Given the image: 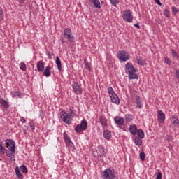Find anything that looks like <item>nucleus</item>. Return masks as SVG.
Segmentation results:
<instances>
[{"mask_svg": "<svg viewBox=\"0 0 179 179\" xmlns=\"http://www.w3.org/2000/svg\"><path fill=\"white\" fill-rule=\"evenodd\" d=\"M43 75L44 76H46V78L51 76V67L50 66L45 67L43 71Z\"/></svg>", "mask_w": 179, "mask_h": 179, "instance_id": "2eb2a0df", "label": "nucleus"}, {"mask_svg": "<svg viewBox=\"0 0 179 179\" xmlns=\"http://www.w3.org/2000/svg\"><path fill=\"white\" fill-rule=\"evenodd\" d=\"M165 62H166V64H168L169 65H170V64H171V62L170 61V59L166 57V58H165Z\"/></svg>", "mask_w": 179, "mask_h": 179, "instance_id": "37998d69", "label": "nucleus"}, {"mask_svg": "<svg viewBox=\"0 0 179 179\" xmlns=\"http://www.w3.org/2000/svg\"><path fill=\"white\" fill-rule=\"evenodd\" d=\"M86 129H87V122L85 120L81 121L80 124H78L75 128V131L77 134L83 132V131H86Z\"/></svg>", "mask_w": 179, "mask_h": 179, "instance_id": "1a4fd4ad", "label": "nucleus"}, {"mask_svg": "<svg viewBox=\"0 0 179 179\" xmlns=\"http://www.w3.org/2000/svg\"><path fill=\"white\" fill-rule=\"evenodd\" d=\"M93 4L94 7L96 8L97 9H100V8H101L100 1L99 0H93Z\"/></svg>", "mask_w": 179, "mask_h": 179, "instance_id": "cd10ccee", "label": "nucleus"}, {"mask_svg": "<svg viewBox=\"0 0 179 179\" xmlns=\"http://www.w3.org/2000/svg\"><path fill=\"white\" fill-rule=\"evenodd\" d=\"M20 121L22 122V124H24L26 122V119H24V117H21Z\"/></svg>", "mask_w": 179, "mask_h": 179, "instance_id": "a18cd8bd", "label": "nucleus"}, {"mask_svg": "<svg viewBox=\"0 0 179 179\" xmlns=\"http://www.w3.org/2000/svg\"><path fill=\"white\" fill-rule=\"evenodd\" d=\"M171 122L173 125H178L179 124V120H178V117L173 115L171 117Z\"/></svg>", "mask_w": 179, "mask_h": 179, "instance_id": "a878e982", "label": "nucleus"}, {"mask_svg": "<svg viewBox=\"0 0 179 179\" xmlns=\"http://www.w3.org/2000/svg\"><path fill=\"white\" fill-rule=\"evenodd\" d=\"M72 87L76 94H82V88L80 87V85H79V83L73 82Z\"/></svg>", "mask_w": 179, "mask_h": 179, "instance_id": "9d476101", "label": "nucleus"}, {"mask_svg": "<svg viewBox=\"0 0 179 179\" xmlns=\"http://www.w3.org/2000/svg\"><path fill=\"white\" fill-rule=\"evenodd\" d=\"M117 55L119 60L123 61V62H127V61H129V58H131V56H129V53L125 50H119L117 52Z\"/></svg>", "mask_w": 179, "mask_h": 179, "instance_id": "0eeeda50", "label": "nucleus"}, {"mask_svg": "<svg viewBox=\"0 0 179 179\" xmlns=\"http://www.w3.org/2000/svg\"><path fill=\"white\" fill-rule=\"evenodd\" d=\"M22 1V2H23L24 0H21Z\"/></svg>", "mask_w": 179, "mask_h": 179, "instance_id": "09e8293b", "label": "nucleus"}, {"mask_svg": "<svg viewBox=\"0 0 179 179\" xmlns=\"http://www.w3.org/2000/svg\"><path fill=\"white\" fill-rule=\"evenodd\" d=\"M137 63L138 65H141L142 66L145 65V62H143V59H142L141 57H137Z\"/></svg>", "mask_w": 179, "mask_h": 179, "instance_id": "473e14b6", "label": "nucleus"}, {"mask_svg": "<svg viewBox=\"0 0 179 179\" xmlns=\"http://www.w3.org/2000/svg\"><path fill=\"white\" fill-rule=\"evenodd\" d=\"M119 3L120 0H110V3L113 5V6H117Z\"/></svg>", "mask_w": 179, "mask_h": 179, "instance_id": "72a5a7b5", "label": "nucleus"}, {"mask_svg": "<svg viewBox=\"0 0 179 179\" xmlns=\"http://www.w3.org/2000/svg\"><path fill=\"white\" fill-rule=\"evenodd\" d=\"M37 69L39 72L44 71V63L43 62L39 61L37 62Z\"/></svg>", "mask_w": 179, "mask_h": 179, "instance_id": "6ab92c4d", "label": "nucleus"}, {"mask_svg": "<svg viewBox=\"0 0 179 179\" xmlns=\"http://www.w3.org/2000/svg\"><path fill=\"white\" fill-rule=\"evenodd\" d=\"M137 135L138 138H141V139H143L145 138V133H143V130L141 129L138 130Z\"/></svg>", "mask_w": 179, "mask_h": 179, "instance_id": "bb28decb", "label": "nucleus"}, {"mask_svg": "<svg viewBox=\"0 0 179 179\" xmlns=\"http://www.w3.org/2000/svg\"><path fill=\"white\" fill-rule=\"evenodd\" d=\"M122 18L124 22L132 23L134 21V15H132V12H131L129 10H124L123 11Z\"/></svg>", "mask_w": 179, "mask_h": 179, "instance_id": "6e6552de", "label": "nucleus"}, {"mask_svg": "<svg viewBox=\"0 0 179 179\" xmlns=\"http://www.w3.org/2000/svg\"><path fill=\"white\" fill-rule=\"evenodd\" d=\"M158 122H160V124H163L164 122V120H166V115H164V113H163V110H159L158 111Z\"/></svg>", "mask_w": 179, "mask_h": 179, "instance_id": "f8f14e48", "label": "nucleus"}, {"mask_svg": "<svg viewBox=\"0 0 179 179\" xmlns=\"http://www.w3.org/2000/svg\"><path fill=\"white\" fill-rule=\"evenodd\" d=\"M99 122L100 124H101L103 128H106V127H107L108 125L107 119H106V117H104L103 116L99 117Z\"/></svg>", "mask_w": 179, "mask_h": 179, "instance_id": "dca6fc26", "label": "nucleus"}, {"mask_svg": "<svg viewBox=\"0 0 179 179\" xmlns=\"http://www.w3.org/2000/svg\"><path fill=\"white\" fill-rule=\"evenodd\" d=\"M1 20H3V10L0 7V22Z\"/></svg>", "mask_w": 179, "mask_h": 179, "instance_id": "4c0bfd02", "label": "nucleus"}, {"mask_svg": "<svg viewBox=\"0 0 179 179\" xmlns=\"http://www.w3.org/2000/svg\"><path fill=\"white\" fill-rule=\"evenodd\" d=\"M20 69H21V71H26L27 67H26V64L24 62H21L20 64Z\"/></svg>", "mask_w": 179, "mask_h": 179, "instance_id": "7c9ffc66", "label": "nucleus"}, {"mask_svg": "<svg viewBox=\"0 0 179 179\" xmlns=\"http://www.w3.org/2000/svg\"><path fill=\"white\" fill-rule=\"evenodd\" d=\"M64 139L65 141L66 146L71 147L73 145L72 141H71V138L68 136L66 133H64Z\"/></svg>", "mask_w": 179, "mask_h": 179, "instance_id": "4468645a", "label": "nucleus"}, {"mask_svg": "<svg viewBox=\"0 0 179 179\" xmlns=\"http://www.w3.org/2000/svg\"><path fill=\"white\" fill-rule=\"evenodd\" d=\"M134 115H131V114H127L124 115V119L126 122H131L132 121H134Z\"/></svg>", "mask_w": 179, "mask_h": 179, "instance_id": "aec40b11", "label": "nucleus"}, {"mask_svg": "<svg viewBox=\"0 0 179 179\" xmlns=\"http://www.w3.org/2000/svg\"><path fill=\"white\" fill-rule=\"evenodd\" d=\"M75 117V114L73 113V110L71 109L69 110V113L65 111H62L60 113V118L62 120L63 122L65 124H71V120Z\"/></svg>", "mask_w": 179, "mask_h": 179, "instance_id": "7ed1b4c3", "label": "nucleus"}, {"mask_svg": "<svg viewBox=\"0 0 179 179\" xmlns=\"http://www.w3.org/2000/svg\"><path fill=\"white\" fill-rule=\"evenodd\" d=\"M171 9H172V12L174 13V15H176L178 12V10H177V8H176V7H172Z\"/></svg>", "mask_w": 179, "mask_h": 179, "instance_id": "a19ab883", "label": "nucleus"}, {"mask_svg": "<svg viewBox=\"0 0 179 179\" xmlns=\"http://www.w3.org/2000/svg\"><path fill=\"white\" fill-rule=\"evenodd\" d=\"M29 127H30L31 129H32V131H34V129H35L34 123L30 122H29Z\"/></svg>", "mask_w": 179, "mask_h": 179, "instance_id": "ea45409f", "label": "nucleus"}, {"mask_svg": "<svg viewBox=\"0 0 179 179\" xmlns=\"http://www.w3.org/2000/svg\"><path fill=\"white\" fill-rule=\"evenodd\" d=\"M164 15L166 17H170V11H169V10H167V9H164Z\"/></svg>", "mask_w": 179, "mask_h": 179, "instance_id": "e433bc0d", "label": "nucleus"}, {"mask_svg": "<svg viewBox=\"0 0 179 179\" xmlns=\"http://www.w3.org/2000/svg\"><path fill=\"white\" fill-rule=\"evenodd\" d=\"M15 174L17 176V178L23 179V174L20 172V169H19V166H16L15 168Z\"/></svg>", "mask_w": 179, "mask_h": 179, "instance_id": "a211bd4d", "label": "nucleus"}, {"mask_svg": "<svg viewBox=\"0 0 179 179\" xmlns=\"http://www.w3.org/2000/svg\"><path fill=\"white\" fill-rule=\"evenodd\" d=\"M65 40H67V41H69V43H73V41H75L73 33H72V30H71L69 28H66L64 29L63 35L61 36L62 44L65 43Z\"/></svg>", "mask_w": 179, "mask_h": 179, "instance_id": "f257e3e1", "label": "nucleus"}, {"mask_svg": "<svg viewBox=\"0 0 179 179\" xmlns=\"http://www.w3.org/2000/svg\"><path fill=\"white\" fill-rule=\"evenodd\" d=\"M176 77L179 79V69L176 70Z\"/></svg>", "mask_w": 179, "mask_h": 179, "instance_id": "c03bdc74", "label": "nucleus"}, {"mask_svg": "<svg viewBox=\"0 0 179 179\" xmlns=\"http://www.w3.org/2000/svg\"><path fill=\"white\" fill-rule=\"evenodd\" d=\"M6 152H8V150H6V149H5V147L2 146V142H0V152L1 153V155H6Z\"/></svg>", "mask_w": 179, "mask_h": 179, "instance_id": "c85d7f7f", "label": "nucleus"}, {"mask_svg": "<svg viewBox=\"0 0 179 179\" xmlns=\"http://www.w3.org/2000/svg\"><path fill=\"white\" fill-rule=\"evenodd\" d=\"M6 146L9 151L6 152V156L8 157H12V155H15V141L10 139H6L5 141Z\"/></svg>", "mask_w": 179, "mask_h": 179, "instance_id": "20e7f679", "label": "nucleus"}, {"mask_svg": "<svg viewBox=\"0 0 179 179\" xmlns=\"http://www.w3.org/2000/svg\"><path fill=\"white\" fill-rule=\"evenodd\" d=\"M103 137L105 139L109 141V139H111V132L109 130H106L103 131Z\"/></svg>", "mask_w": 179, "mask_h": 179, "instance_id": "412c9836", "label": "nucleus"}, {"mask_svg": "<svg viewBox=\"0 0 179 179\" xmlns=\"http://www.w3.org/2000/svg\"><path fill=\"white\" fill-rule=\"evenodd\" d=\"M156 179H162V173L161 172L157 173Z\"/></svg>", "mask_w": 179, "mask_h": 179, "instance_id": "79ce46f5", "label": "nucleus"}, {"mask_svg": "<svg viewBox=\"0 0 179 179\" xmlns=\"http://www.w3.org/2000/svg\"><path fill=\"white\" fill-rule=\"evenodd\" d=\"M11 94L13 97H20V92L19 91H13Z\"/></svg>", "mask_w": 179, "mask_h": 179, "instance_id": "c756f323", "label": "nucleus"}, {"mask_svg": "<svg viewBox=\"0 0 179 179\" xmlns=\"http://www.w3.org/2000/svg\"><path fill=\"white\" fill-rule=\"evenodd\" d=\"M139 156H140L141 160L144 162V160H145V159L146 157V155H145V152H140Z\"/></svg>", "mask_w": 179, "mask_h": 179, "instance_id": "c9c22d12", "label": "nucleus"}, {"mask_svg": "<svg viewBox=\"0 0 179 179\" xmlns=\"http://www.w3.org/2000/svg\"><path fill=\"white\" fill-rule=\"evenodd\" d=\"M84 64H85V69H87L88 71H90V64L89 63V62L85 60Z\"/></svg>", "mask_w": 179, "mask_h": 179, "instance_id": "f704fd0d", "label": "nucleus"}, {"mask_svg": "<svg viewBox=\"0 0 179 179\" xmlns=\"http://www.w3.org/2000/svg\"><path fill=\"white\" fill-rule=\"evenodd\" d=\"M24 134H26V131H24Z\"/></svg>", "mask_w": 179, "mask_h": 179, "instance_id": "8fccbe9b", "label": "nucleus"}, {"mask_svg": "<svg viewBox=\"0 0 179 179\" xmlns=\"http://www.w3.org/2000/svg\"><path fill=\"white\" fill-rule=\"evenodd\" d=\"M103 179H115V171L113 168L105 169L102 173Z\"/></svg>", "mask_w": 179, "mask_h": 179, "instance_id": "39448f33", "label": "nucleus"}, {"mask_svg": "<svg viewBox=\"0 0 179 179\" xmlns=\"http://www.w3.org/2000/svg\"><path fill=\"white\" fill-rule=\"evenodd\" d=\"M134 27H137V29H141V26H139L138 23L134 24Z\"/></svg>", "mask_w": 179, "mask_h": 179, "instance_id": "49530a36", "label": "nucleus"}, {"mask_svg": "<svg viewBox=\"0 0 179 179\" xmlns=\"http://www.w3.org/2000/svg\"><path fill=\"white\" fill-rule=\"evenodd\" d=\"M129 132L132 135H136V132H138V129L136 128V125H135V124L130 125Z\"/></svg>", "mask_w": 179, "mask_h": 179, "instance_id": "f3484780", "label": "nucleus"}, {"mask_svg": "<svg viewBox=\"0 0 179 179\" xmlns=\"http://www.w3.org/2000/svg\"><path fill=\"white\" fill-rule=\"evenodd\" d=\"M156 3H157V5H162V3H160V0H155Z\"/></svg>", "mask_w": 179, "mask_h": 179, "instance_id": "de8ad7c7", "label": "nucleus"}, {"mask_svg": "<svg viewBox=\"0 0 179 179\" xmlns=\"http://www.w3.org/2000/svg\"><path fill=\"white\" fill-rule=\"evenodd\" d=\"M98 153L99 156H106V151H104V148L101 145L98 147Z\"/></svg>", "mask_w": 179, "mask_h": 179, "instance_id": "4be33fe9", "label": "nucleus"}, {"mask_svg": "<svg viewBox=\"0 0 179 179\" xmlns=\"http://www.w3.org/2000/svg\"><path fill=\"white\" fill-rule=\"evenodd\" d=\"M136 103L137 108H139L140 110H142V108H143V101H142V99H141V97H139V96H136Z\"/></svg>", "mask_w": 179, "mask_h": 179, "instance_id": "ddd939ff", "label": "nucleus"}, {"mask_svg": "<svg viewBox=\"0 0 179 179\" xmlns=\"http://www.w3.org/2000/svg\"><path fill=\"white\" fill-rule=\"evenodd\" d=\"M134 142L136 146H142V140L139 137H136L134 140Z\"/></svg>", "mask_w": 179, "mask_h": 179, "instance_id": "b1692460", "label": "nucleus"}, {"mask_svg": "<svg viewBox=\"0 0 179 179\" xmlns=\"http://www.w3.org/2000/svg\"><path fill=\"white\" fill-rule=\"evenodd\" d=\"M0 104L4 107V108H8L9 107V103L8 101L4 100L3 99H0Z\"/></svg>", "mask_w": 179, "mask_h": 179, "instance_id": "393cba45", "label": "nucleus"}, {"mask_svg": "<svg viewBox=\"0 0 179 179\" xmlns=\"http://www.w3.org/2000/svg\"><path fill=\"white\" fill-rule=\"evenodd\" d=\"M56 65L57 66L58 71H61V69H62V64H61V59H59V57H56Z\"/></svg>", "mask_w": 179, "mask_h": 179, "instance_id": "5701e85b", "label": "nucleus"}, {"mask_svg": "<svg viewBox=\"0 0 179 179\" xmlns=\"http://www.w3.org/2000/svg\"><path fill=\"white\" fill-rule=\"evenodd\" d=\"M108 93L109 94L112 103L118 106V104H120V98H118V95H117L115 91H114V89H113L112 87H108Z\"/></svg>", "mask_w": 179, "mask_h": 179, "instance_id": "423d86ee", "label": "nucleus"}, {"mask_svg": "<svg viewBox=\"0 0 179 179\" xmlns=\"http://www.w3.org/2000/svg\"><path fill=\"white\" fill-rule=\"evenodd\" d=\"M114 122L118 127H122V125H124V122H125V119L120 116H116L114 118Z\"/></svg>", "mask_w": 179, "mask_h": 179, "instance_id": "9b49d317", "label": "nucleus"}, {"mask_svg": "<svg viewBox=\"0 0 179 179\" xmlns=\"http://www.w3.org/2000/svg\"><path fill=\"white\" fill-rule=\"evenodd\" d=\"M171 54L174 58H178V54H177V52L174 51V50H171Z\"/></svg>", "mask_w": 179, "mask_h": 179, "instance_id": "58836bf2", "label": "nucleus"}, {"mask_svg": "<svg viewBox=\"0 0 179 179\" xmlns=\"http://www.w3.org/2000/svg\"><path fill=\"white\" fill-rule=\"evenodd\" d=\"M19 170H20V171H22V173H27V168L24 165H22L20 167Z\"/></svg>", "mask_w": 179, "mask_h": 179, "instance_id": "2f4dec72", "label": "nucleus"}, {"mask_svg": "<svg viewBox=\"0 0 179 179\" xmlns=\"http://www.w3.org/2000/svg\"><path fill=\"white\" fill-rule=\"evenodd\" d=\"M125 72L127 75H129V79H138V75H136V69H135L134 65H132V63H126Z\"/></svg>", "mask_w": 179, "mask_h": 179, "instance_id": "f03ea898", "label": "nucleus"}]
</instances>
